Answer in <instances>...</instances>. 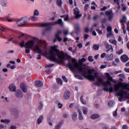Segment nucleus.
<instances>
[{
    "mask_svg": "<svg viewBox=\"0 0 129 129\" xmlns=\"http://www.w3.org/2000/svg\"><path fill=\"white\" fill-rule=\"evenodd\" d=\"M42 46H43L42 41H38V45L35 46V51L39 54L43 53L45 56L49 58L53 62H57V61L62 62L65 60H69L71 58V56L68 54H65L62 51H59V49H57L58 48L57 45L53 46L52 50H49V52H48L47 46H44L43 49H42Z\"/></svg>",
    "mask_w": 129,
    "mask_h": 129,
    "instance_id": "1",
    "label": "nucleus"
},
{
    "mask_svg": "<svg viewBox=\"0 0 129 129\" xmlns=\"http://www.w3.org/2000/svg\"><path fill=\"white\" fill-rule=\"evenodd\" d=\"M86 59L82 58L79 60V63L77 62V59L73 58L72 62L69 61V64L67 65L68 68H69L73 73H78L82 75L84 77H89L91 80L94 79L93 76L91 75V71H88L87 69L82 67L83 62H85ZM91 77V78H90Z\"/></svg>",
    "mask_w": 129,
    "mask_h": 129,
    "instance_id": "2",
    "label": "nucleus"
},
{
    "mask_svg": "<svg viewBox=\"0 0 129 129\" xmlns=\"http://www.w3.org/2000/svg\"><path fill=\"white\" fill-rule=\"evenodd\" d=\"M106 76L107 78V80L106 82L103 83V90L106 91V92H113V88L112 87V85L110 81H113L112 77L110 76V74L108 73H106Z\"/></svg>",
    "mask_w": 129,
    "mask_h": 129,
    "instance_id": "3",
    "label": "nucleus"
},
{
    "mask_svg": "<svg viewBox=\"0 0 129 129\" xmlns=\"http://www.w3.org/2000/svg\"><path fill=\"white\" fill-rule=\"evenodd\" d=\"M120 85L117 84V85H114V89L116 93V96H120L118 98L119 101H121L123 99L124 96H127V92L124 91L123 88H121ZM121 88V89H120Z\"/></svg>",
    "mask_w": 129,
    "mask_h": 129,
    "instance_id": "4",
    "label": "nucleus"
},
{
    "mask_svg": "<svg viewBox=\"0 0 129 129\" xmlns=\"http://www.w3.org/2000/svg\"><path fill=\"white\" fill-rule=\"evenodd\" d=\"M30 19L28 17H22L17 21V25L19 27H25L29 24Z\"/></svg>",
    "mask_w": 129,
    "mask_h": 129,
    "instance_id": "5",
    "label": "nucleus"
},
{
    "mask_svg": "<svg viewBox=\"0 0 129 129\" xmlns=\"http://www.w3.org/2000/svg\"><path fill=\"white\" fill-rule=\"evenodd\" d=\"M58 24L60 26V27H63L64 26V22H63V21H62V19H59L57 21L53 22H50V23H45L44 24H41V27H46L47 26H54V25H57Z\"/></svg>",
    "mask_w": 129,
    "mask_h": 129,
    "instance_id": "6",
    "label": "nucleus"
},
{
    "mask_svg": "<svg viewBox=\"0 0 129 129\" xmlns=\"http://www.w3.org/2000/svg\"><path fill=\"white\" fill-rule=\"evenodd\" d=\"M91 74L94 77V79L91 80V79H90V78H91V77H90V78H89L88 77H85V78H87V79H88L89 80H90V81H94L95 80V78H96V79H97L98 81L100 83H101V82H102V81H103L102 78H101V77L98 78V75H97V73H94V76H93V74H92V72H91Z\"/></svg>",
    "mask_w": 129,
    "mask_h": 129,
    "instance_id": "7",
    "label": "nucleus"
},
{
    "mask_svg": "<svg viewBox=\"0 0 129 129\" xmlns=\"http://www.w3.org/2000/svg\"><path fill=\"white\" fill-rule=\"evenodd\" d=\"M25 45L26 46V49H30V50H33V48L35 45V41L29 40L25 43Z\"/></svg>",
    "mask_w": 129,
    "mask_h": 129,
    "instance_id": "8",
    "label": "nucleus"
},
{
    "mask_svg": "<svg viewBox=\"0 0 129 129\" xmlns=\"http://www.w3.org/2000/svg\"><path fill=\"white\" fill-rule=\"evenodd\" d=\"M106 16H108V21H112L114 17V13H112V10L105 12Z\"/></svg>",
    "mask_w": 129,
    "mask_h": 129,
    "instance_id": "9",
    "label": "nucleus"
},
{
    "mask_svg": "<svg viewBox=\"0 0 129 129\" xmlns=\"http://www.w3.org/2000/svg\"><path fill=\"white\" fill-rule=\"evenodd\" d=\"M74 12L75 15L76 19H79V18H81V17H82V15L79 14V10L77 8L74 9Z\"/></svg>",
    "mask_w": 129,
    "mask_h": 129,
    "instance_id": "10",
    "label": "nucleus"
},
{
    "mask_svg": "<svg viewBox=\"0 0 129 129\" xmlns=\"http://www.w3.org/2000/svg\"><path fill=\"white\" fill-rule=\"evenodd\" d=\"M104 45L106 48L107 49V50L106 51L107 53L108 52H109L110 50H111V52H113V48H112V46L106 42H104Z\"/></svg>",
    "mask_w": 129,
    "mask_h": 129,
    "instance_id": "11",
    "label": "nucleus"
},
{
    "mask_svg": "<svg viewBox=\"0 0 129 129\" xmlns=\"http://www.w3.org/2000/svg\"><path fill=\"white\" fill-rule=\"evenodd\" d=\"M20 87L24 93H26L28 91V86L25 84H21Z\"/></svg>",
    "mask_w": 129,
    "mask_h": 129,
    "instance_id": "12",
    "label": "nucleus"
},
{
    "mask_svg": "<svg viewBox=\"0 0 129 129\" xmlns=\"http://www.w3.org/2000/svg\"><path fill=\"white\" fill-rule=\"evenodd\" d=\"M0 4L3 8H8L9 5L8 4V0H1Z\"/></svg>",
    "mask_w": 129,
    "mask_h": 129,
    "instance_id": "13",
    "label": "nucleus"
},
{
    "mask_svg": "<svg viewBox=\"0 0 129 129\" xmlns=\"http://www.w3.org/2000/svg\"><path fill=\"white\" fill-rule=\"evenodd\" d=\"M72 119L73 121H76L77 120V117L78 116V114L76 112H73L71 114Z\"/></svg>",
    "mask_w": 129,
    "mask_h": 129,
    "instance_id": "14",
    "label": "nucleus"
},
{
    "mask_svg": "<svg viewBox=\"0 0 129 129\" xmlns=\"http://www.w3.org/2000/svg\"><path fill=\"white\" fill-rule=\"evenodd\" d=\"M15 95L18 98H21L23 97V92H22V91L18 90L16 91Z\"/></svg>",
    "mask_w": 129,
    "mask_h": 129,
    "instance_id": "15",
    "label": "nucleus"
},
{
    "mask_svg": "<svg viewBox=\"0 0 129 129\" xmlns=\"http://www.w3.org/2000/svg\"><path fill=\"white\" fill-rule=\"evenodd\" d=\"M70 97V92L69 91H66L63 95V98L64 99H69Z\"/></svg>",
    "mask_w": 129,
    "mask_h": 129,
    "instance_id": "16",
    "label": "nucleus"
},
{
    "mask_svg": "<svg viewBox=\"0 0 129 129\" xmlns=\"http://www.w3.org/2000/svg\"><path fill=\"white\" fill-rule=\"evenodd\" d=\"M75 30H76V35H78L79 32H80V25L79 24L75 25Z\"/></svg>",
    "mask_w": 129,
    "mask_h": 129,
    "instance_id": "17",
    "label": "nucleus"
},
{
    "mask_svg": "<svg viewBox=\"0 0 129 129\" xmlns=\"http://www.w3.org/2000/svg\"><path fill=\"white\" fill-rule=\"evenodd\" d=\"M44 120V116L41 115L39 116L37 120V124H41L43 120Z\"/></svg>",
    "mask_w": 129,
    "mask_h": 129,
    "instance_id": "18",
    "label": "nucleus"
},
{
    "mask_svg": "<svg viewBox=\"0 0 129 129\" xmlns=\"http://www.w3.org/2000/svg\"><path fill=\"white\" fill-rule=\"evenodd\" d=\"M44 24V23H41L39 24L38 27H48L46 28L45 30L47 32H49V31H51L52 30V25H50L47 26H41V25Z\"/></svg>",
    "mask_w": 129,
    "mask_h": 129,
    "instance_id": "19",
    "label": "nucleus"
},
{
    "mask_svg": "<svg viewBox=\"0 0 129 129\" xmlns=\"http://www.w3.org/2000/svg\"><path fill=\"white\" fill-rule=\"evenodd\" d=\"M121 59L122 62H127V60L129 59L128 56L126 55H123L121 56Z\"/></svg>",
    "mask_w": 129,
    "mask_h": 129,
    "instance_id": "20",
    "label": "nucleus"
},
{
    "mask_svg": "<svg viewBox=\"0 0 129 129\" xmlns=\"http://www.w3.org/2000/svg\"><path fill=\"white\" fill-rule=\"evenodd\" d=\"M78 112L79 113V119L82 120L83 119V116H82V112L80 109H78Z\"/></svg>",
    "mask_w": 129,
    "mask_h": 129,
    "instance_id": "21",
    "label": "nucleus"
},
{
    "mask_svg": "<svg viewBox=\"0 0 129 129\" xmlns=\"http://www.w3.org/2000/svg\"><path fill=\"white\" fill-rule=\"evenodd\" d=\"M10 91L14 92L16 91V85L14 84H11L10 85Z\"/></svg>",
    "mask_w": 129,
    "mask_h": 129,
    "instance_id": "22",
    "label": "nucleus"
},
{
    "mask_svg": "<svg viewBox=\"0 0 129 129\" xmlns=\"http://www.w3.org/2000/svg\"><path fill=\"white\" fill-rule=\"evenodd\" d=\"M35 85L38 87H41L43 86V83L42 82H41V81H35Z\"/></svg>",
    "mask_w": 129,
    "mask_h": 129,
    "instance_id": "23",
    "label": "nucleus"
},
{
    "mask_svg": "<svg viewBox=\"0 0 129 129\" xmlns=\"http://www.w3.org/2000/svg\"><path fill=\"white\" fill-rule=\"evenodd\" d=\"M126 16H123L122 17V19L120 20V23L121 24H123V23H126Z\"/></svg>",
    "mask_w": 129,
    "mask_h": 129,
    "instance_id": "24",
    "label": "nucleus"
},
{
    "mask_svg": "<svg viewBox=\"0 0 129 129\" xmlns=\"http://www.w3.org/2000/svg\"><path fill=\"white\" fill-rule=\"evenodd\" d=\"M62 124H63V121H60L58 123V124H56L55 127V129H60L61 128V126H62Z\"/></svg>",
    "mask_w": 129,
    "mask_h": 129,
    "instance_id": "25",
    "label": "nucleus"
},
{
    "mask_svg": "<svg viewBox=\"0 0 129 129\" xmlns=\"http://www.w3.org/2000/svg\"><path fill=\"white\" fill-rule=\"evenodd\" d=\"M82 111H83V113H84V114L85 115H86L88 112V109L85 107H83L82 108Z\"/></svg>",
    "mask_w": 129,
    "mask_h": 129,
    "instance_id": "26",
    "label": "nucleus"
},
{
    "mask_svg": "<svg viewBox=\"0 0 129 129\" xmlns=\"http://www.w3.org/2000/svg\"><path fill=\"white\" fill-rule=\"evenodd\" d=\"M1 98L5 103H8L9 102V100L8 99V97H5V96H2Z\"/></svg>",
    "mask_w": 129,
    "mask_h": 129,
    "instance_id": "27",
    "label": "nucleus"
},
{
    "mask_svg": "<svg viewBox=\"0 0 129 129\" xmlns=\"http://www.w3.org/2000/svg\"><path fill=\"white\" fill-rule=\"evenodd\" d=\"M98 117H99V115L97 114H94L91 116L92 119H96V118H98Z\"/></svg>",
    "mask_w": 129,
    "mask_h": 129,
    "instance_id": "28",
    "label": "nucleus"
},
{
    "mask_svg": "<svg viewBox=\"0 0 129 129\" xmlns=\"http://www.w3.org/2000/svg\"><path fill=\"white\" fill-rule=\"evenodd\" d=\"M75 78H77V79H79L80 80H83V77L79 75H75Z\"/></svg>",
    "mask_w": 129,
    "mask_h": 129,
    "instance_id": "29",
    "label": "nucleus"
},
{
    "mask_svg": "<svg viewBox=\"0 0 129 129\" xmlns=\"http://www.w3.org/2000/svg\"><path fill=\"white\" fill-rule=\"evenodd\" d=\"M20 46L21 47V48H23L24 47V48H26V47H27V46L25 45V41L23 40L20 43Z\"/></svg>",
    "mask_w": 129,
    "mask_h": 129,
    "instance_id": "30",
    "label": "nucleus"
},
{
    "mask_svg": "<svg viewBox=\"0 0 129 129\" xmlns=\"http://www.w3.org/2000/svg\"><path fill=\"white\" fill-rule=\"evenodd\" d=\"M34 16H36V17H38L40 15V13L39 12V11L38 10H35L33 13Z\"/></svg>",
    "mask_w": 129,
    "mask_h": 129,
    "instance_id": "31",
    "label": "nucleus"
},
{
    "mask_svg": "<svg viewBox=\"0 0 129 129\" xmlns=\"http://www.w3.org/2000/svg\"><path fill=\"white\" fill-rule=\"evenodd\" d=\"M1 122H4V123H10L11 121L9 119H2L1 120Z\"/></svg>",
    "mask_w": 129,
    "mask_h": 129,
    "instance_id": "32",
    "label": "nucleus"
},
{
    "mask_svg": "<svg viewBox=\"0 0 129 129\" xmlns=\"http://www.w3.org/2000/svg\"><path fill=\"white\" fill-rule=\"evenodd\" d=\"M31 20H32V21H33V22H36V21L38 20V17L33 16L32 17H30Z\"/></svg>",
    "mask_w": 129,
    "mask_h": 129,
    "instance_id": "33",
    "label": "nucleus"
},
{
    "mask_svg": "<svg viewBox=\"0 0 129 129\" xmlns=\"http://www.w3.org/2000/svg\"><path fill=\"white\" fill-rule=\"evenodd\" d=\"M56 82L57 84H59V85H62L63 82H62V80L61 79H56Z\"/></svg>",
    "mask_w": 129,
    "mask_h": 129,
    "instance_id": "34",
    "label": "nucleus"
},
{
    "mask_svg": "<svg viewBox=\"0 0 129 129\" xmlns=\"http://www.w3.org/2000/svg\"><path fill=\"white\" fill-rule=\"evenodd\" d=\"M113 104H114V101H109L108 102V106L109 107H111V106H113Z\"/></svg>",
    "mask_w": 129,
    "mask_h": 129,
    "instance_id": "35",
    "label": "nucleus"
},
{
    "mask_svg": "<svg viewBox=\"0 0 129 129\" xmlns=\"http://www.w3.org/2000/svg\"><path fill=\"white\" fill-rule=\"evenodd\" d=\"M80 100L83 104H86V101H84V100H83V96H81Z\"/></svg>",
    "mask_w": 129,
    "mask_h": 129,
    "instance_id": "36",
    "label": "nucleus"
},
{
    "mask_svg": "<svg viewBox=\"0 0 129 129\" xmlns=\"http://www.w3.org/2000/svg\"><path fill=\"white\" fill-rule=\"evenodd\" d=\"M93 49L95 50V51H97V50L99 49V46L95 44L93 45Z\"/></svg>",
    "mask_w": 129,
    "mask_h": 129,
    "instance_id": "37",
    "label": "nucleus"
},
{
    "mask_svg": "<svg viewBox=\"0 0 129 129\" xmlns=\"http://www.w3.org/2000/svg\"><path fill=\"white\" fill-rule=\"evenodd\" d=\"M56 4L57 6L59 7H61L62 6V1L61 0H57Z\"/></svg>",
    "mask_w": 129,
    "mask_h": 129,
    "instance_id": "38",
    "label": "nucleus"
},
{
    "mask_svg": "<svg viewBox=\"0 0 129 129\" xmlns=\"http://www.w3.org/2000/svg\"><path fill=\"white\" fill-rule=\"evenodd\" d=\"M113 59V54H110L107 58L108 61H111Z\"/></svg>",
    "mask_w": 129,
    "mask_h": 129,
    "instance_id": "39",
    "label": "nucleus"
},
{
    "mask_svg": "<svg viewBox=\"0 0 129 129\" xmlns=\"http://www.w3.org/2000/svg\"><path fill=\"white\" fill-rule=\"evenodd\" d=\"M55 39L58 40V42L62 41V38L59 36H58V35H55Z\"/></svg>",
    "mask_w": 129,
    "mask_h": 129,
    "instance_id": "40",
    "label": "nucleus"
},
{
    "mask_svg": "<svg viewBox=\"0 0 129 129\" xmlns=\"http://www.w3.org/2000/svg\"><path fill=\"white\" fill-rule=\"evenodd\" d=\"M108 33L107 34V38H108L109 37H111L112 36H113V34H112V32L111 31H108Z\"/></svg>",
    "mask_w": 129,
    "mask_h": 129,
    "instance_id": "41",
    "label": "nucleus"
},
{
    "mask_svg": "<svg viewBox=\"0 0 129 129\" xmlns=\"http://www.w3.org/2000/svg\"><path fill=\"white\" fill-rule=\"evenodd\" d=\"M38 108L40 110H41V109H42L43 108V103H42V102H40L39 103V105Z\"/></svg>",
    "mask_w": 129,
    "mask_h": 129,
    "instance_id": "42",
    "label": "nucleus"
},
{
    "mask_svg": "<svg viewBox=\"0 0 129 129\" xmlns=\"http://www.w3.org/2000/svg\"><path fill=\"white\" fill-rule=\"evenodd\" d=\"M54 65H55L54 63L52 64H47L45 66L46 68H51V67H53V66H54Z\"/></svg>",
    "mask_w": 129,
    "mask_h": 129,
    "instance_id": "43",
    "label": "nucleus"
},
{
    "mask_svg": "<svg viewBox=\"0 0 129 129\" xmlns=\"http://www.w3.org/2000/svg\"><path fill=\"white\" fill-rule=\"evenodd\" d=\"M45 72L47 73V74H51L52 73V70L51 69H47L46 70Z\"/></svg>",
    "mask_w": 129,
    "mask_h": 129,
    "instance_id": "44",
    "label": "nucleus"
},
{
    "mask_svg": "<svg viewBox=\"0 0 129 129\" xmlns=\"http://www.w3.org/2000/svg\"><path fill=\"white\" fill-rule=\"evenodd\" d=\"M0 37L3 38V39H7V37L4 35V33L3 32H0Z\"/></svg>",
    "mask_w": 129,
    "mask_h": 129,
    "instance_id": "45",
    "label": "nucleus"
},
{
    "mask_svg": "<svg viewBox=\"0 0 129 129\" xmlns=\"http://www.w3.org/2000/svg\"><path fill=\"white\" fill-rule=\"evenodd\" d=\"M88 59L89 60V61H90V62H93L94 61L93 58H92V56H89L88 57Z\"/></svg>",
    "mask_w": 129,
    "mask_h": 129,
    "instance_id": "46",
    "label": "nucleus"
},
{
    "mask_svg": "<svg viewBox=\"0 0 129 129\" xmlns=\"http://www.w3.org/2000/svg\"><path fill=\"white\" fill-rule=\"evenodd\" d=\"M123 52L122 49H120L119 51H116V53L117 55H120L121 54H122Z\"/></svg>",
    "mask_w": 129,
    "mask_h": 129,
    "instance_id": "47",
    "label": "nucleus"
},
{
    "mask_svg": "<svg viewBox=\"0 0 129 129\" xmlns=\"http://www.w3.org/2000/svg\"><path fill=\"white\" fill-rule=\"evenodd\" d=\"M0 29L1 30V31H3V32L7 33V29H6V28L2 26L1 27Z\"/></svg>",
    "mask_w": 129,
    "mask_h": 129,
    "instance_id": "48",
    "label": "nucleus"
},
{
    "mask_svg": "<svg viewBox=\"0 0 129 129\" xmlns=\"http://www.w3.org/2000/svg\"><path fill=\"white\" fill-rule=\"evenodd\" d=\"M106 22H107V19H106V18H104L102 20L101 23V24H105Z\"/></svg>",
    "mask_w": 129,
    "mask_h": 129,
    "instance_id": "49",
    "label": "nucleus"
},
{
    "mask_svg": "<svg viewBox=\"0 0 129 129\" xmlns=\"http://www.w3.org/2000/svg\"><path fill=\"white\" fill-rule=\"evenodd\" d=\"M111 30H112V27H111V26H108L107 27V32H111Z\"/></svg>",
    "mask_w": 129,
    "mask_h": 129,
    "instance_id": "50",
    "label": "nucleus"
},
{
    "mask_svg": "<svg viewBox=\"0 0 129 129\" xmlns=\"http://www.w3.org/2000/svg\"><path fill=\"white\" fill-rule=\"evenodd\" d=\"M122 11L123 12H125L126 11V7L123 6V4L122 5Z\"/></svg>",
    "mask_w": 129,
    "mask_h": 129,
    "instance_id": "51",
    "label": "nucleus"
},
{
    "mask_svg": "<svg viewBox=\"0 0 129 129\" xmlns=\"http://www.w3.org/2000/svg\"><path fill=\"white\" fill-rule=\"evenodd\" d=\"M89 37V35L88 34H85L84 37V41H85V40H87L88 38Z\"/></svg>",
    "mask_w": 129,
    "mask_h": 129,
    "instance_id": "52",
    "label": "nucleus"
},
{
    "mask_svg": "<svg viewBox=\"0 0 129 129\" xmlns=\"http://www.w3.org/2000/svg\"><path fill=\"white\" fill-rule=\"evenodd\" d=\"M113 116H116V115H117V109L113 112Z\"/></svg>",
    "mask_w": 129,
    "mask_h": 129,
    "instance_id": "53",
    "label": "nucleus"
},
{
    "mask_svg": "<svg viewBox=\"0 0 129 129\" xmlns=\"http://www.w3.org/2000/svg\"><path fill=\"white\" fill-rule=\"evenodd\" d=\"M96 27H97V24L96 23H94V26H92L91 28V30L93 31V28H96Z\"/></svg>",
    "mask_w": 129,
    "mask_h": 129,
    "instance_id": "54",
    "label": "nucleus"
},
{
    "mask_svg": "<svg viewBox=\"0 0 129 129\" xmlns=\"http://www.w3.org/2000/svg\"><path fill=\"white\" fill-rule=\"evenodd\" d=\"M62 78L63 80L64 81V82H68V80L67 79V78H66V77L62 76Z\"/></svg>",
    "mask_w": 129,
    "mask_h": 129,
    "instance_id": "55",
    "label": "nucleus"
},
{
    "mask_svg": "<svg viewBox=\"0 0 129 129\" xmlns=\"http://www.w3.org/2000/svg\"><path fill=\"white\" fill-rule=\"evenodd\" d=\"M58 106L59 108H62L63 107V104L60 102L58 103Z\"/></svg>",
    "mask_w": 129,
    "mask_h": 129,
    "instance_id": "56",
    "label": "nucleus"
},
{
    "mask_svg": "<svg viewBox=\"0 0 129 129\" xmlns=\"http://www.w3.org/2000/svg\"><path fill=\"white\" fill-rule=\"evenodd\" d=\"M96 31H97V32H98V33L99 34V35H102V31L99 30V29H97Z\"/></svg>",
    "mask_w": 129,
    "mask_h": 129,
    "instance_id": "57",
    "label": "nucleus"
},
{
    "mask_svg": "<svg viewBox=\"0 0 129 129\" xmlns=\"http://www.w3.org/2000/svg\"><path fill=\"white\" fill-rule=\"evenodd\" d=\"M89 7V4H86L85 7H84L85 11H87V10H88Z\"/></svg>",
    "mask_w": 129,
    "mask_h": 129,
    "instance_id": "58",
    "label": "nucleus"
},
{
    "mask_svg": "<svg viewBox=\"0 0 129 129\" xmlns=\"http://www.w3.org/2000/svg\"><path fill=\"white\" fill-rule=\"evenodd\" d=\"M25 53H26V54H29V53H30V49L26 48Z\"/></svg>",
    "mask_w": 129,
    "mask_h": 129,
    "instance_id": "59",
    "label": "nucleus"
},
{
    "mask_svg": "<svg viewBox=\"0 0 129 129\" xmlns=\"http://www.w3.org/2000/svg\"><path fill=\"white\" fill-rule=\"evenodd\" d=\"M105 56H106V53H103L101 55V58H104V57H105Z\"/></svg>",
    "mask_w": 129,
    "mask_h": 129,
    "instance_id": "60",
    "label": "nucleus"
},
{
    "mask_svg": "<svg viewBox=\"0 0 129 129\" xmlns=\"http://www.w3.org/2000/svg\"><path fill=\"white\" fill-rule=\"evenodd\" d=\"M10 129H17V126H16V125H12L10 127Z\"/></svg>",
    "mask_w": 129,
    "mask_h": 129,
    "instance_id": "61",
    "label": "nucleus"
},
{
    "mask_svg": "<svg viewBox=\"0 0 129 129\" xmlns=\"http://www.w3.org/2000/svg\"><path fill=\"white\" fill-rule=\"evenodd\" d=\"M124 70L125 72H126L127 73H129V69L125 68L124 69Z\"/></svg>",
    "mask_w": 129,
    "mask_h": 129,
    "instance_id": "62",
    "label": "nucleus"
},
{
    "mask_svg": "<svg viewBox=\"0 0 129 129\" xmlns=\"http://www.w3.org/2000/svg\"><path fill=\"white\" fill-rule=\"evenodd\" d=\"M127 128H128V127H127V125H123L122 126V129H127Z\"/></svg>",
    "mask_w": 129,
    "mask_h": 129,
    "instance_id": "63",
    "label": "nucleus"
},
{
    "mask_svg": "<svg viewBox=\"0 0 129 129\" xmlns=\"http://www.w3.org/2000/svg\"><path fill=\"white\" fill-rule=\"evenodd\" d=\"M126 27H127V30L128 31V32H129V21L127 23Z\"/></svg>",
    "mask_w": 129,
    "mask_h": 129,
    "instance_id": "64",
    "label": "nucleus"
}]
</instances>
